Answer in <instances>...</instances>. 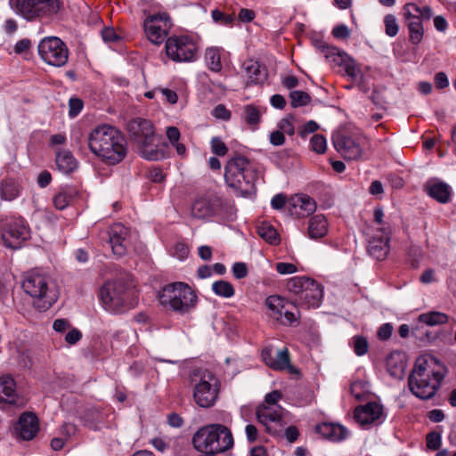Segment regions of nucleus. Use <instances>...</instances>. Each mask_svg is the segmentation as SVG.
<instances>
[{
	"label": "nucleus",
	"mask_w": 456,
	"mask_h": 456,
	"mask_svg": "<svg viewBox=\"0 0 456 456\" xmlns=\"http://www.w3.org/2000/svg\"><path fill=\"white\" fill-rule=\"evenodd\" d=\"M447 372V367L436 357L420 355L408 379L410 390L419 399H430L441 387Z\"/></svg>",
	"instance_id": "f257e3e1"
},
{
	"label": "nucleus",
	"mask_w": 456,
	"mask_h": 456,
	"mask_svg": "<svg viewBox=\"0 0 456 456\" xmlns=\"http://www.w3.org/2000/svg\"><path fill=\"white\" fill-rule=\"evenodd\" d=\"M89 150L102 162L116 165L126 155V141L114 126L102 125L94 127L88 134Z\"/></svg>",
	"instance_id": "f03ea898"
},
{
	"label": "nucleus",
	"mask_w": 456,
	"mask_h": 456,
	"mask_svg": "<svg viewBox=\"0 0 456 456\" xmlns=\"http://www.w3.org/2000/svg\"><path fill=\"white\" fill-rule=\"evenodd\" d=\"M195 449L200 452L219 453L233 446V437L228 428L221 424L207 425L192 437Z\"/></svg>",
	"instance_id": "7ed1b4c3"
},
{
	"label": "nucleus",
	"mask_w": 456,
	"mask_h": 456,
	"mask_svg": "<svg viewBox=\"0 0 456 456\" xmlns=\"http://www.w3.org/2000/svg\"><path fill=\"white\" fill-rule=\"evenodd\" d=\"M22 288L33 298L34 305L41 311L50 308L58 297L55 285L50 277L38 271L25 274Z\"/></svg>",
	"instance_id": "20e7f679"
},
{
	"label": "nucleus",
	"mask_w": 456,
	"mask_h": 456,
	"mask_svg": "<svg viewBox=\"0 0 456 456\" xmlns=\"http://www.w3.org/2000/svg\"><path fill=\"white\" fill-rule=\"evenodd\" d=\"M189 383L192 390L195 403L201 408L212 407L219 394L217 378L206 369H194L189 376Z\"/></svg>",
	"instance_id": "39448f33"
},
{
	"label": "nucleus",
	"mask_w": 456,
	"mask_h": 456,
	"mask_svg": "<svg viewBox=\"0 0 456 456\" xmlns=\"http://www.w3.org/2000/svg\"><path fill=\"white\" fill-rule=\"evenodd\" d=\"M224 180L229 187L246 196L255 189L256 173L246 158L237 157L226 164Z\"/></svg>",
	"instance_id": "423d86ee"
},
{
	"label": "nucleus",
	"mask_w": 456,
	"mask_h": 456,
	"mask_svg": "<svg viewBox=\"0 0 456 456\" xmlns=\"http://www.w3.org/2000/svg\"><path fill=\"white\" fill-rule=\"evenodd\" d=\"M197 301V295L183 282L167 285L159 296V302L164 307L180 314L191 313L196 307Z\"/></svg>",
	"instance_id": "0eeeda50"
},
{
	"label": "nucleus",
	"mask_w": 456,
	"mask_h": 456,
	"mask_svg": "<svg viewBox=\"0 0 456 456\" xmlns=\"http://www.w3.org/2000/svg\"><path fill=\"white\" fill-rule=\"evenodd\" d=\"M281 399V393L278 390H273L268 393L262 405L257 407L256 417L266 432L273 436H280L286 425L283 415L284 409L278 404Z\"/></svg>",
	"instance_id": "6e6552de"
},
{
	"label": "nucleus",
	"mask_w": 456,
	"mask_h": 456,
	"mask_svg": "<svg viewBox=\"0 0 456 456\" xmlns=\"http://www.w3.org/2000/svg\"><path fill=\"white\" fill-rule=\"evenodd\" d=\"M128 130L144 159L155 161L164 158L163 151L154 144L155 134L151 121L142 118L134 119L129 123Z\"/></svg>",
	"instance_id": "1a4fd4ad"
},
{
	"label": "nucleus",
	"mask_w": 456,
	"mask_h": 456,
	"mask_svg": "<svg viewBox=\"0 0 456 456\" xmlns=\"http://www.w3.org/2000/svg\"><path fill=\"white\" fill-rule=\"evenodd\" d=\"M10 4L16 14L28 21L49 20L61 7L59 0H11Z\"/></svg>",
	"instance_id": "9d476101"
},
{
	"label": "nucleus",
	"mask_w": 456,
	"mask_h": 456,
	"mask_svg": "<svg viewBox=\"0 0 456 456\" xmlns=\"http://www.w3.org/2000/svg\"><path fill=\"white\" fill-rule=\"evenodd\" d=\"M200 45L191 35L172 36L166 40V55L176 63L194 62L199 58Z\"/></svg>",
	"instance_id": "9b49d317"
},
{
	"label": "nucleus",
	"mask_w": 456,
	"mask_h": 456,
	"mask_svg": "<svg viewBox=\"0 0 456 456\" xmlns=\"http://www.w3.org/2000/svg\"><path fill=\"white\" fill-rule=\"evenodd\" d=\"M432 11L429 6H419L415 3H408L403 8V16L410 31V40L418 45L423 37V20L430 19Z\"/></svg>",
	"instance_id": "f8f14e48"
},
{
	"label": "nucleus",
	"mask_w": 456,
	"mask_h": 456,
	"mask_svg": "<svg viewBox=\"0 0 456 456\" xmlns=\"http://www.w3.org/2000/svg\"><path fill=\"white\" fill-rule=\"evenodd\" d=\"M38 53L47 64L64 66L69 60V50L65 43L57 37H46L38 44Z\"/></svg>",
	"instance_id": "ddd939ff"
},
{
	"label": "nucleus",
	"mask_w": 456,
	"mask_h": 456,
	"mask_svg": "<svg viewBox=\"0 0 456 456\" xmlns=\"http://www.w3.org/2000/svg\"><path fill=\"white\" fill-rule=\"evenodd\" d=\"M100 299L106 311L112 314L123 312L126 301L124 284L119 281L105 282L100 290Z\"/></svg>",
	"instance_id": "4468645a"
},
{
	"label": "nucleus",
	"mask_w": 456,
	"mask_h": 456,
	"mask_svg": "<svg viewBox=\"0 0 456 456\" xmlns=\"http://www.w3.org/2000/svg\"><path fill=\"white\" fill-rule=\"evenodd\" d=\"M230 208L218 196L213 195L195 200L191 205V215L199 219L208 218L211 216H223L226 213V209Z\"/></svg>",
	"instance_id": "2eb2a0df"
},
{
	"label": "nucleus",
	"mask_w": 456,
	"mask_h": 456,
	"mask_svg": "<svg viewBox=\"0 0 456 456\" xmlns=\"http://www.w3.org/2000/svg\"><path fill=\"white\" fill-rule=\"evenodd\" d=\"M147 38L155 45L161 44L167 37L172 23L167 13H156L148 16L143 23Z\"/></svg>",
	"instance_id": "dca6fc26"
},
{
	"label": "nucleus",
	"mask_w": 456,
	"mask_h": 456,
	"mask_svg": "<svg viewBox=\"0 0 456 456\" xmlns=\"http://www.w3.org/2000/svg\"><path fill=\"white\" fill-rule=\"evenodd\" d=\"M354 418L362 428H370L372 426L381 424L386 419V414L383 405L376 402H370L357 406L354 411Z\"/></svg>",
	"instance_id": "f3484780"
},
{
	"label": "nucleus",
	"mask_w": 456,
	"mask_h": 456,
	"mask_svg": "<svg viewBox=\"0 0 456 456\" xmlns=\"http://www.w3.org/2000/svg\"><path fill=\"white\" fill-rule=\"evenodd\" d=\"M362 141L342 134H338L333 137V143L337 151L349 160L361 159L362 155Z\"/></svg>",
	"instance_id": "a211bd4d"
},
{
	"label": "nucleus",
	"mask_w": 456,
	"mask_h": 456,
	"mask_svg": "<svg viewBox=\"0 0 456 456\" xmlns=\"http://www.w3.org/2000/svg\"><path fill=\"white\" fill-rule=\"evenodd\" d=\"M262 358L265 363L275 370H287L290 374L297 373V369L289 362V351L283 348L273 352V348L267 347L262 351Z\"/></svg>",
	"instance_id": "6ab92c4d"
},
{
	"label": "nucleus",
	"mask_w": 456,
	"mask_h": 456,
	"mask_svg": "<svg viewBox=\"0 0 456 456\" xmlns=\"http://www.w3.org/2000/svg\"><path fill=\"white\" fill-rule=\"evenodd\" d=\"M28 237V227L22 219L12 220L2 234L5 246L12 248H19L20 243Z\"/></svg>",
	"instance_id": "aec40b11"
},
{
	"label": "nucleus",
	"mask_w": 456,
	"mask_h": 456,
	"mask_svg": "<svg viewBox=\"0 0 456 456\" xmlns=\"http://www.w3.org/2000/svg\"><path fill=\"white\" fill-rule=\"evenodd\" d=\"M316 210V203L310 196L296 194L287 202V211L290 216L303 218L312 215Z\"/></svg>",
	"instance_id": "412c9836"
},
{
	"label": "nucleus",
	"mask_w": 456,
	"mask_h": 456,
	"mask_svg": "<svg viewBox=\"0 0 456 456\" xmlns=\"http://www.w3.org/2000/svg\"><path fill=\"white\" fill-rule=\"evenodd\" d=\"M128 230L121 224L112 225L109 230V244L112 253L117 256H123L126 253V237Z\"/></svg>",
	"instance_id": "4be33fe9"
},
{
	"label": "nucleus",
	"mask_w": 456,
	"mask_h": 456,
	"mask_svg": "<svg viewBox=\"0 0 456 456\" xmlns=\"http://www.w3.org/2000/svg\"><path fill=\"white\" fill-rule=\"evenodd\" d=\"M390 234L376 233L369 240L368 252L377 260L384 259L389 252Z\"/></svg>",
	"instance_id": "5701e85b"
},
{
	"label": "nucleus",
	"mask_w": 456,
	"mask_h": 456,
	"mask_svg": "<svg viewBox=\"0 0 456 456\" xmlns=\"http://www.w3.org/2000/svg\"><path fill=\"white\" fill-rule=\"evenodd\" d=\"M16 429L22 439H32L38 431L37 418L33 413H23L19 419Z\"/></svg>",
	"instance_id": "b1692460"
},
{
	"label": "nucleus",
	"mask_w": 456,
	"mask_h": 456,
	"mask_svg": "<svg viewBox=\"0 0 456 456\" xmlns=\"http://www.w3.org/2000/svg\"><path fill=\"white\" fill-rule=\"evenodd\" d=\"M242 69L247 76V84H262L267 77L266 70L261 64L252 59L246 60L242 64Z\"/></svg>",
	"instance_id": "393cba45"
},
{
	"label": "nucleus",
	"mask_w": 456,
	"mask_h": 456,
	"mask_svg": "<svg viewBox=\"0 0 456 456\" xmlns=\"http://www.w3.org/2000/svg\"><path fill=\"white\" fill-rule=\"evenodd\" d=\"M428 194L440 203H447L451 200L452 188L447 183L439 180H430L427 183Z\"/></svg>",
	"instance_id": "a878e982"
},
{
	"label": "nucleus",
	"mask_w": 456,
	"mask_h": 456,
	"mask_svg": "<svg viewBox=\"0 0 456 456\" xmlns=\"http://www.w3.org/2000/svg\"><path fill=\"white\" fill-rule=\"evenodd\" d=\"M316 431L323 437L333 441L340 442L349 436V431L342 425L334 423H322L316 427Z\"/></svg>",
	"instance_id": "bb28decb"
},
{
	"label": "nucleus",
	"mask_w": 456,
	"mask_h": 456,
	"mask_svg": "<svg viewBox=\"0 0 456 456\" xmlns=\"http://www.w3.org/2000/svg\"><path fill=\"white\" fill-rule=\"evenodd\" d=\"M329 232V223L325 216L315 215L308 221L307 235L312 240H320Z\"/></svg>",
	"instance_id": "cd10ccee"
},
{
	"label": "nucleus",
	"mask_w": 456,
	"mask_h": 456,
	"mask_svg": "<svg viewBox=\"0 0 456 456\" xmlns=\"http://www.w3.org/2000/svg\"><path fill=\"white\" fill-rule=\"evenodd\" d=\"M22 191L20 182L13 177H6L0 182V198L12 201L17 199Z\"/></svg>",
	"instance_id": "c85d7f7f"
},
{
	"label": "nucleus",
	"mask_w": 456,
	"mask_h": 456,
	"mask_svg": "<svg viewBox=\"0 0 456 456\" xmlns=\"http://www.w3.org/2000/svg\"><path fill=\"white\" fill-rule=\"evenodd\" d=\"M0 401L12 404L17 403L16 384L11 375L0 377Z\"/></svg>",
	"instance_id": "c756f323"
},
{
	"label": "nucleus",
	"mask_w": 456,
	"mask_h": 456,
	"mask_svg": "<svg viewBox=\"0 0 456 456\" xmlns=\"http://www.w3.org/2000/svg\"><path fill=\"white\" fill-rule=\"evenodd\" d=\"M322 296L323 293L321 285L313 280L311 284L307 286V289H305L299 300L307 307H318Z\"/></svg>",
	"instance_id": "7c9ffc66"
},
{
	"label": "nucleus",
	"mask_w": 456,
	"mask_h": 456,
	"mask_svg": "<svg viewBox=\"0 0 456 456\" xmlns=\"http://www.w3.org/2000/svg\"><path fill=\"white\" fill-rule=\"evenodd\" d=\"M322 53L331 67L343 68L345 63L350 59V56L346 52L335 46L322 45Z\"/></svg>",
	"instance_id": "2f4dec72"
},
{
	"label": "nucleus",
	"mask_w": 456,
	"mask_h": 456,
	"mask_svg": "<svg viewBox=\"0 0 456 456\" xmlns=\"http://www.w3.org/2000/svg\"><path fill=\"white\" fill-rule=\"evenodd\" d=\"M56 166L61 172L68 174L77 168V162L70 151H61L56 155Z\"/></svg>",
	"instance_id": "473e14b6"
},
{
	"label": "nucleus",
	"mask_w": 456,
	"mask_h": 456,
	"mask_svg": "<svg viewBox=\"0 0 456 456\" xmlns=\"http://www.w3.org/2000/svg\"><path fill=\"white\" fill-rule=\"evenodd\" d=\"M205 61L209 69L219 72L222 69L221 49L218 47H208L205 51Z\"/></svg>",
	"instance_id": "72a5a7b5"
},
{
	"label": "nucleus",
	"mask_w": 456,
	"mask_h": 456,
	"mask_svg": "<svg viewBox=\"0 0 456 456\" xmlns=\"http://www.w3.org/2000/svg\"><path fill=\"white\" fill-rule=\"evenodd\" d=\"M77 191L71 187L61 189L53 198V205L57 209L62 210L69 206Z\"/></svg>",
	"instance_id": "f704fd0d"
},
{
	"label": "nucleus",
	"mask_w": 456,
	"mask_h": 456,
	"mask_svg": "<svg viewBox=\"0 0 456 456\" xmlns=\"http://www.w3.org/2000/svg\"><path fill=\"white\" fill-rule=\"evenodd\" d=\"M313 279L305 277V276H297L289 280L288 282V289L290 292L298 296V299L301 297L302 294L307 286H309L312 282Z\"/></svg>",
	"instance_id": "c9c22d12"
},
{
	"label": "nucleus",
	"mask_w": 456,
	"mask_h": 456,
	"mask_svg": "<svg viewBox=\"0 0 456 456\" xmlns=\"http://www.w3.org/2000/svg\"><path fill=\"white\" fill-rule=\"evenodd\" d=\"M258 235L266 242L276 245L280 242V237L273 226L268 223H262L257 227Z\"/></svg>",
	"instance_id": "e433bc0d"
},
{
	"label": "nucleus",
	"mask_w": 456,
	"mask_h": 456,
	"mask_svg": "<svg viewBox=\"0 0 456 456\" xmlns=\"http://www.w3.org/2000/svg\"><path fill=\"white\" fill-rule=\"evenodd\" d=\"M212 290L216 296L224 298H230L235 294V289L232 284L224 280L215 281L212 284Z\"/></svg>",
	"instance_id": "4c0bfd02"
},
{
	"label": "nucleus",
	"mask_w": 456,
	"mask_h": 456,
	"mask_svg": "<svg viewBox=\"0 0 456 456\" xmlns=\"http://www.w3.org/2000/svg\"><path fill=\"white\" fill-rule=\"evenodd\" d=\"M419 320L428 326H435L447 322L448 315L441 312H429L420 314Z\"/></svg>",
	"instance_id": "58836bf2"
},
{
	"label": "nucleus",
	"mask_w": 456,
	"mask_h": 456,
	"mask_svg": "<svg viewBox=\"0 0 456 456\" xmlns=\"http://www.w3.org/2000/svg\"><path fill=\"white\" fill-rule=\"evenodd\" d=\"M242 117L244 121L248 126H250L252 128H256V126L260 122L261 111L256 106L247 105L243 109Z\"/></svg>",
	"instance_id": "ea45409f"
},
{
	"label": "nucleus",
	"mask_w": 456,
	"mask_h": 456,
	"mask_svg": "<svg viewBox=\"0 0 456 456\" xmlns=\"http://www.w3.org/2000/svg\"><path fill=\"white\" fill-rule=\"evenodd\" d=\"M374 223L376 224V232L378 233L390 234L391 226L389 223L385 220V215L381 208H376L374 209Z\"/></svg>",
	"instance_id": "a19ab883"
},
{
	"label": "nucleus",
	"mask_w": 456,
	"mask_h": 456,
	"mask_svg": "<svg viewBox=\"0 0 456 456\" xmlns=\"http://www.w3.org/2000/svg\"><path fill=\"white\" fill-rule=\"evenodd\" d=\"M265 304L267 307L273 312L276 319H280L282 315L284 309L283 299L279 296H270L266 298Z\"/></svg>",
	"instance_id": "79ce46f5"
},
{
	"label": "nucleus",
	"mask_w": 456,
	"mask_h": 456,
	"mask_svg": "<svg viewBox=\"0 0 456 456\" xmlns=\"http://www.w3.org/2000/svg\"><path fill=\"white\" fill-rule=\"evenodd\" d=\"M343 69L352 80L360 81L362 79V72L353 58L350 57V59L345 63Z\"/></svg>",
	"instance_id": "37998d69"
},
{
	"label": "nucleus",
	"mask_w": 456,
	"mask_h": 456,
	"mask_svg": "<svg viewBox=\"0 0 456 456\" xmlns=\"http://www.w3.org/2000/svg\"><path fill=\"white\" fill-rule=\"evenodd\" d=\"M350 390L357 400H362L369 393L370 385L362 380H355L351 384Z\"/></svg>",
	"instance_id": "c03bdc74"
},
{
	"label": "nucleus",
	"mask_w": 456,
	"mask_h": 456,
	"mask_svg": "<svg viewBox=\"0 0 456 456\" xmlns=\"http://www.w3.org/2000/svg\"><path fill=\"white\" fill-rule=\"evenodd\" d=\"M291 105L294 108L306 105L310 102V96L304 91H292L290 92Z\"/></svg>",
	"instance_id": "a18cd8bd"
},
{
	"label": "nucleus",
	"mask_w": 456,
	"mask_h": 456,
	"mask_svg": "<svg viewBox=\"0 0 456 456\" xmlns=\"http://www.w3.org/2000/svg\"><path fill=\"white\" fill-rule=\"evenodd\" d=\"M351 344L354 348V352L359 356L364 355L368 352V341L362 336L353 337Z\"/></svg>",
	"instance_id": "49530a36"
},
{
	"label": "nucleus",
	"mask_w": 456,
	"mask_h": 456,
	"mask_svg": "<svg viewBox=\"0 0 456 456\" xmlns=\"http://www.w3.org/2000/svg\"><path fill=\"white\" fill-rule=\"evenodd\" d=\"M311 147L315 152L322 154L327 149L326 138L321 134H314L310 141Z\"/></svg>",
	"instance_id": "de8ad7c7"
},
{
	"label": "nucleus",
	"mask_w": 456,
	"mask_h": 456,
	"mask_svg": "<svg viewBox=\"0 0 456 456\" xmlns=\"http://www.w3.org/2000/svg\"><path fill=\"white\" fill-rule=\"evenodd\" d=\"M385 30L386 34L389 37H395L398 33V25L396 22V18L388 14L384 18Z\"/></svg>",
	"instance_id": "09e8293b"
},
{
	"label": "nucleus",
	"mask_w": 456,
	"mask_h": 456,
	"mask_svg": "<svg viewBox=\"0 0 456 456\" xmlns=\"http://www.w3.org/2000/svg\"><path fill=\"white\" fill-rule=\"evenodd\" d=\"M171 255L179 260H183L189 255V248L183 242H176L171 250Z\"/></svg>",
	"instance_id": "8fccbe9b"
},
{
	"label": "nucleus",
	"mask_w": 456,
	"mask_h": 456,
	"mask_svg": "<svg viewBox=\"0 0 456 456\" xmlns=\"http://www.w3.org/2000/svg\"><path fill=\"white\" fill-rule=\"evenodd\" d=\"M211 150L218 156H224L228 151L227 146L219 137L212 138Z\"/></svg>",
	"instance_id": "3c124183"
},
{
	"label": "nucleus",
	"mask_w": 456,
	"mask_h": 456,
	"mask_svg": "<svg viewBox=\"0 0 456 456\" xmlns=\"http://www.w3.org/2000/svg\"><path fill=\"white\" fill-rule=\"evenodd\" d=\"M212 18L216 22H220L225 25L232 24L235 19L233 15L224 14L219 10L212 11Z\"/></svg>",
	"instance_id": "603ef678"
},
{
	"label": "nucleus",
	"mask_w": 456,
	"mask_h": 456,
	"mask_svg": "<svg viewBox=\"0 0 456 456\" xmlns=\"http://www.w3.org/2000/svg\"><path fill=\"white\" fill-rule=\"evenodd\" d=\"M69 115L71 118L77 117L83 109V102L78 98H70L69 101Z\"/></svg>",
	"instance_id": "864d4df0"
},
{
	"label": "nucleus",
	"mask_w": 456,
	"mask_h": 456,
	"mask_svg": "<svg viewBox=\"0 0 456 456\" xmlns=\"http://www.w3.org/2000/svg\"><path fill=\"white\" fill-rule=\"evenodd\" d=\"M275 268L281 275L292 274L297 271V268L294 264L285 262L277 263Z\"/></svg>",
	"instance_id": "5fc2aeb1"
},
{
	"label": "nucleus",
	"mask_w": 456,
	"mask_h": 456,
	"mask_svg": "<svg viewBox=\"0 0 456 456\" xmlns=\"http://www.w3.org/2000/svg\"><path fill=\"white\" fill-rule=\"evenodd\" d=\"M297 313H293L284 308L282 310L281 317H280V319L278 320L281 321V322H282L283 324L292 325L293 323L297 322Z\"/></svg>",
	"instance_id": "6e6d98bb"
},
{
	"label": "nucleus",
	"mask_w": 456,
	"mask_h": 456,
	"mask_svg": "<svg viewBox=\"0 0 456 456\" xmlns=\"http://www.w3.org/2000/svg\"><path fill=\"white\" fill-rule=\"evenodd\" d=\"M278 127L283 134H287L289 135H292L295 132L291 118L281 119L278 124Z\"/></svg>",
	"instance_id": "4d7b16f0"
},
{
	"label": "nucleus",
	"mask_w": 456,
	"mask_h": 456,
	"mask_svg": "<svg viewBox=\"0 0 456 456\" xmlns=\"http://www.w3.org/2000/svg\"><path fill=\"white\" fill-rule=\"evenodd\" d=\"M441 445V436L438 433L432 432L427 436V446L431 450H436Z\"/></svg>",
	"instance_id": "13d9d810"
},
{
	"label": "nucleus",
	"mask_w": 456,
	"mask_h": 456,
	"mask_svg": "<svg viewBox=\"0 0 456 456\" xmlns=\"http://www.w3.org/2000/svg\"><path fill=\"white\" fill-rule=\"evenodd\" d=\"M232 273L236 279H242L248 275V267L245 263L237 262L232 265Z\"/></svg>",
	"instance_id": "bf43d9fd"
},
{
	"label": "nucleus",
	"mask_w": 456,
	"mask_h": 456,
	"mask_svg": "<svg viewBox=\"0 0 456 456\" xmlns=\"http://www.w3.org/2000/svg\"><path fill=\"white\" fill-rule=\"evenodd\" d=\"M212 114L215 118L223 120H228L231 117V112L223 104H219L216 107H215Z\"/></svg>",
	"instance_id": "052dcab7"
},
{
	"label": "nucleus",
	"mask_w": 456,
	"mask_h": 456,
	"mask_svg": "<svg viewBox=\"0 0 456 456\" xmlns=\"http://www.w3.org/2000/svg\"><path fill=\"white\" fill-rule=\"evenodd\" d=\"M332 35L338 39L347 38L350 35V30L346 25L341 24L336 26L332 29Z\"/></svg>",
	"instance_id": "680f3d73"
},
{
	"label": "nucleus",
	"mask_w": 456,
	"mask_h": 456,
	"mask_svg": "<svg viewBox=\"0 0 456 456\" xmlns=\"http://www.w3.org/2000/svg\"><path fill=\"white\" fill-rule=\"evenodd\" d=\"M286 197L283 194H276L273 197L271 200V205L274 209H281L283 207L287 208Z\"/></svg>",
	"instance_id": "e2e57ef3"
},
{
	"label": "nucleus",
	"mask_w": 456,
	"mask_h": 456,
	"mask_svg": "<svg viewBox=\"0 0 456 456\" xmlns=\"http://www.w3.org/2000/svg\"><path fill=\"white\" fill-rule=\"evenodd\" d=\"M270 142L274 146H281L285 142L284 134L280 130L273 131L270 134Z\"/></svg>",
	"instance_id": "0e129e2a"
},
{
	"label": "nucleus",
	"mask_w": 456,
	"mask_h": 456,
	"mask_svg": "<svg viewBox=\"0 0 456 456\" xmlns=\"http://www.w3.org/2000/svg\"><path fill=\"white\" fill-rule=\"evenodd\" d=\"M82 338L81 332L77 329L70 330L65 336V341L69 345H75Z\"/></svg>",
	"instance_id": "69168bd1"
},
{
	"label": "nucleus",
	"mask_w": 456,
	"mask_h": 456,
	"mask_svg": "<svg viewBox=\"0 0 456 456\" xmlns=\"http://www.w3.org/2000/svg\"><path fill=\"white\" fill-rule=\"evenodd\" d=\"M256 17L255 12L250 9L242 8L240 9L238 18L241 22H250Z\"/></svg>",
	"instance_id": "338daca9"
},
{
	"label": "nucleus",
	"mask_w": 456,
	"mask_h": 456,
	"mask_svg": "<svg viewBox=\"0 0 456 456\" xmlns=\"http://www.w3.org/2000/svg\"><path fill=\"white\" fill-rule=\"evenodd\" d=\"M151 444L157 451L160 452H164L169 447L168 442H167L164 438L161 437H155L151 439Z\"/></svg>",
	"instance_id": "774afa93"
}]
</instances>
